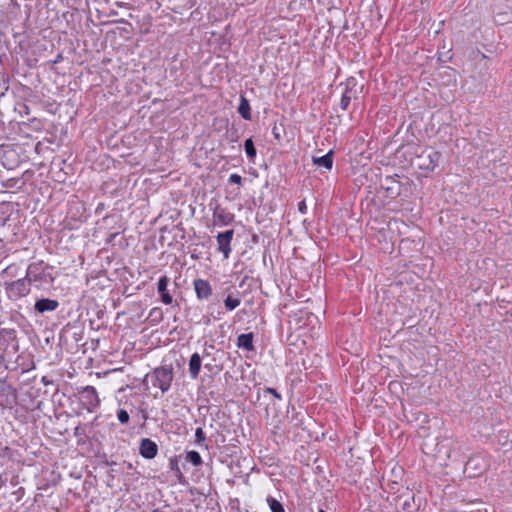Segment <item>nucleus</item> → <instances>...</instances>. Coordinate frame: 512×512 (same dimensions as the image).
I'll list each match as a JSON object with an SVG mask.
<instances>
[{"instance_id":"obj_20","label":"nucleus","mask_w":512,"mask_h":512,"mask_svg":"<svg viewBox=\"0 0 512 512\" xmlns=\"http://www.w3.org/2000/svg\"><path fill=\"white\" fill-rule=\"evenodd\" d=\"M206 436L201 427H198L195 431V442L199 445H201L203 442H205Z\"/></svg>"},{"instance_id":"obj_30","label":"nucleus","mask_w":512,"mask_h":512,"mask_svg":"<svg viewBox=\"0 0 512 512\" xmlns=\"http://www.w3.org/2000/svg\"><path fill=\"white\" fill-rule=\"evenodd\" d=\"M319 512H326V511H324V510H322V509H321V510H319Z\"/></svg>"},{"instance_id":"obj_29","label":"nucleus","mask_w":512,"mask_h":512,"mask_svg":"<svg viewBox=\"0 0 512 512\" xmlns=\"http://www.w3.org/2000/svg\"><path fill=\"white\" fill-rule=\"evenodd\" d=\"M156 310H157L156 308H153L150 315H152Z\"/></svg>"},{"instance_id":"obj_18","label":"nucleus","mask_w":512,"mask_h":512,"mask_svg":"<svg viewBox=\"0 0 512 512\" xmlns=\"http://www.w3.org/2000/svg\"><path fill=\"white\" fill-rule=\"evenodd\" d=\"M186 461L190 462L194 466H200L202 464V458L197 451H188L186 453Z\"/></svg>"},{"instance_id":"obj_9","label":"nucleus","mask_w":512,"mask_h":512,"mask_svg":"<svg viewBox=\"0 0 512 512\" xmlns=\"http://www.w3.org/2000/svg\"><path fill=\"white\" fill-rule=\"evenodd\" d=\"M82 395L90 406L95 407L99 405L100 400L98 398L97 391L93 386H86L82 391Z\"/></svg>"},{"instance_id":"obj_16","label":"nucleus","mask_w":512,"mask_h":512,"mask_svg":"<svg viewBox=\"0 0 512 512\" xmlns=\"http://www.w3.org/2000/svg\"><path fill=\"white\" fill-rule=\"evenodd\" d=\"M266 502H267L271 512H285L283 505L274 497L268 496L266 498Z\"/></svg>"},{"instance_id":"obj_26","label":"nucleus","mask_w":512,"mask_h":512,"mask_svg":"<svg viewBox=\"0 0 512 512\" xmlns=\"http://www.w3.org/2000/svg\"><path fill=\"white\" fill-rule=\"evenodd\" d=\"M41 382L44 384V385H49L52 383V381L48 380V378L46 376H43L42 379H41Z\"/></svg>"},{"instance_id":"obj_23","label":"nucleus","mask_w":512,"mask_h":512,"mask_svg":"<svg viewBox=\"0 0 512 512\" xmlns=\"http://www.w3.org/2000/svg\"><path fill=\"white\" fill-rule=\"evenodd\" d=\"M14 287L18 288L21 293H23L26 290V285L24 280H18L13 284Z\"/></svg>"},{"instance_id":"obj_27","label":"nucleus","mask_w":512,"mask_h":512,"mask_svg":"<svg viewBox=\"0 0 512 512\" xmlns=\"http://www.w3.org/2000/svg\"><path fill=\"white\" fill-rule=\"evenodd\" d=\"M273 133H274L276 138H279V134H278V132H275V128L273 129Z\"/></svg>"},{"instance_id":"obj_21","label":"nucleus","mask_w":512,"mask_h":512,"mask_svg":"<svg viewBox=\"0 0 512 512\" xmlns=\"http://www.w3.org/2000/svg\"><path fill=\"white\" fill-rule=\"evenodd\" d=\"M117 418L121 424H126L129 422V414L126 410L120 409L117 412Z\"/></svg>"},{"instance_id":"obj_25","label":"nucleus","mask_w":512,"mask_h":512,"mask_svg":"<svg viewBox=\"0 0 512 512\" xmlns=\"http://www.w3.org/2000/svg\"><path fill=\"white\" fill-rule=\"evenodd\" d=\"M298 211L301 214H305L307 212V206H306L305 200H302V201L299 202V204H298Z\"/></svg>"},{"instance_id":"obj_14","label":"nucleus","mask_w":512,"mask_h":512,"mask_svg":"<svg viewBox=\"0 0 512 512\" xmlns=\"http://www.w3.org/2000/svg\"><path fill=\"white\" fill-rule=\"evenodd\" d=\"M237 345L248 351L253 350V335L251 333L239 335L237 338Z\"/></svg>"},{"instance_id":"obj_15","label":"nucleus","mask_w":512,"mask_h":512,"mask_svg":"<svg viewBox=\"0 0 512 512\" xmlns=\"http://www.w3.org/2000/svg\"><path fill=\"white\" fill-rule=\"evenodd\" d=\"M244 149H245L246 155L249 158L250 162L254 163L257 151L254 146V142L251 138H248L245 140Z\"/></svg>"},{"instance_id":"obj_10","label":"nucleus","mask_w":512,"mask_h":512,"mask_svg":"<svg viewBox=\"0 0 512 512\" xmlns=\"http://www.w3.org/2000/svg\"><path fill=\"white\" fill-rule=\"evenodd\" d=\"M313 163L317 166L324 167L331 170L333 166V151L330 150L327 154L321 157H313Z\"/></svg>"},{"instance_id":"obj_12","label":"nucleus","mask_w":512,"mask_h":512,"mask_svg":"<svg viewBox=\"0 0 512 512\" xmlns=\"http://www.w3.org/2000/svg\"><path fill=\"white\" fill-rule=\"evenodd\" d=\"M238 112L242 116L243 119L251 120L250 104H249V101L247 100V98L243 94L240 95V103L238 106Z\"/></svg>"},{"instance_id":"obj_2","label":"nucleus","mask_w":512,"mask_h":512,"mask_svg":"<svg viewBox=\"0 0 512 512\" xmlns=\"http://www.w3.org/2000/svg\"><path fill=\"white\" fill-rule=\"evenodd\" d=\"M441 154L438 151L426 150L418 156V167L422 170L433 171L439 164Z\"/></svg>"},{"instance_id":"obj_28","label":"nucleus","mask_w":512,"mask_h":512,"mask_svg":"<svg viewBox=\"0 0 512 512\" xmlns=\"http://www.w3.org/2000/svg\"><path fill=\"white\" fill-rule=\"evenodd\" d=\"M472 463H473V460H472V459H470V460L467 462V466H470Z\"/></svg>"},{"instance_id":"obj_4","label":"nucleus","mask_w":512,"mask_h":512,"mask_svg":"<svg viewBox=\"0 0 512 512\" xmlns=\"http://www.w3.org/2000/svg\"><path fill=\"white\" fill-rule=\"evenodd\" d=\"M139 453L142 457L146 459H153L158 454V446L149 438H143L140 441Z\"/></svg>"},{"instance_id":"obj_8","label":"nucleus","mask_w":512,"mask_h":512,"mask_svg":"<svg viewBox=\"0 0 512 512\" xmlns=\"http://www.w3.org/2000/svg\"><path fill=\"white\" fill-rule=\"evenodd\" d=\"M201 369V357L198 353H193L189 360V373L192 379H197Z\"/></svg>"},{"instance_id":"obj_17","label":"nucleus","mask_w":512,"mask_h":512,"mask_svg":"<svg viewBox=\"0 0 512 512\" xmlns=\"http://www.w3.org/2000/svg\"><path fill=\"white\" fill-rule=\"evenodd\" d=\"M354 93L351 89L346 88L340 100V107L342 110H346L351 102Z\"/></svg>"},{"instance_id":"obj_3","label":"nucleus","mask_w":512,"mask_h":512,"mask_svg":"<svg viewBox=\"0 0 512 512\" xmlns=\"http://www.w3.org/2000/svg\"><path fill=\"white\" fill-rule=\"evenodd\" d=\"M234 230L230 229L217 235L218 251L227 259L231 252V241L233 239Z\"/></svg>"},{"instance_id":"obj_19","label":"nucleus","mask_w":512,"mask_h":512,"mask_svg":"<svg viewBox=\"0 0 512 512\" xmlns=\"http://www.w3.org/2000/svg\"><path fill=\"white\" fill-rule=\"evenodd\" d=\"M241 301L239 297H233L232 295H228L224 300V305L227 310L232 311L240 305Z\"/></svg>"},{"instance_id":"obj_7","label":"nucleus","mask_w":512,"mask_h":512,"mask_svg":"<svg viewBox=\"0 0 512 512\" xmlns=\"http://www.w3.org/2000/svg\"><path fill=\"white\" fill-rule=\"evenodd\" d=\"M59 306V302L54 299L42 298L36 301L34 308L38 313L55 311Z\"/></svg>"},{"instance_id":"obj_24","label":"nucleus","mask_w":512,"mask_h":512,"mask_svg":"<svg viewBox=\"0 0 512 512\" xmlns=\"http://www.w3.org/2000/svg\"><path fill=\"white\" fill-rule=\"evenodd\" d=\"M264 393H270V394H272V396H274L276 399H279V400L281 399V395H280V394H279V393H278L274 388H270V387H268V388H266V389L264 390Z\"/></svg>"},{"instance_id":"obj_1","label":"nucleus","mask_w":512,"mask_h":512,"mask_svg":"<svg viewBox=\"0 0 512 512\" xmlns=\"http://www.w3.org/2000/svg\"><path fill=\"white\" fill-rule=\"evenodd\" d=\"M149 376L153 386L159 388L162 393H166L171 387L174 372L171 366H160L155 368Z\"/></svg>"},{"instance_id":"obj_22","label":"nucleus","mask_w":512,"mask_h":512,"mask_svg":"<svg viewBox=\"0 0 512 512\" xmlns=\"http://www.w3.org/2000/svg\"><path fill=\"white\" fill-rule=\"evenodd\" d=\"M229 183L241 185L242 177L239 174H231L229 177Z\"/></svg>"},{"instance_id":"obj_6","label":"nucleus","mask_w":512,"mask_h":512,"mask_svg":"<svg viewBox=\"0 0 512 512\" xmlns=\"http://www.w3.org/2000/svg\"><path fill=\"white\" fill-rule=\"evenodd\" d=\"M169 281L170 279L166 275H164L159 279L157 285V292L161 297V301L166 305L172 304L173 302L172 295L169 293L167 289Z\"/></svg>"},{"instance_id":"obj_5","label":"nucleus","mask_w":512,"mask_h":512,"mask_svg":"<svg viewBox=\"0 0 512 512\" xmlns=\"http://www.w3.org/2000/svg\"><path fill=\"white\" fill-rule=\"evenodd\" d=\"M194 289L199 300H207L212 295V288L207 280H194Z\"/></svg>"},{"instance_id":"obj_11","label":"nucleus","mask_w":512,"mask_h":512,"mask_svg":"<svg viewBox=\"0 0 512 512\" xmlns=\"http://www.w3.org/2000/svg\"><path fill=\"white\" fill-rule=\"evenodd\" d=\"M213 217L221 225H229L234 220V215L225 210L214 211Z\"/></svg>"},{"instance_id":"obj_13","label":"nucleus","mask_w":512,"mask_h":512,"mask_svg":"<svg viewBox=\"0 0 512 512\" xmlns=\"http://www.w3.org/2000/svg\"><path fill=\"white\" fill-rule=\"evenodd\" d=\"M15 340V331L2 330L0 331V349L6 351L10 341Z\"/></svg>"}]
</instances>
